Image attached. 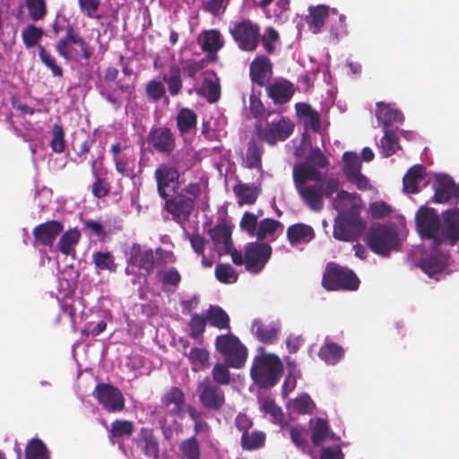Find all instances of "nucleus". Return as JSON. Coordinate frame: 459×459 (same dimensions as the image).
<instances>
[{"label":"nucleus","instance_id":"nucleus-8","mask_svg":"<svg viewBox=\"0 0 459 459\" xmlns=\"http://www.w3.org/2000/svg\"><path fill=\"white\" fill-rule=\"evenodd\" d=\"M71 45L79 47L81 56L85 60H89L94 53V48L91 47L72 25H69L66 28L65 36L57 41L55 48L60 56L65 60H70L73 57Z\"/></svg>","mask_w":459,"mask_h":459},{"label":"nucleus","instance_id":"nucleus-27","mask_svg":"<svg viewBox=\"0 0 459 459\" xmlns=\"http://www.w3.org/2000/svg\"><path fill=\"white\" fill-rule=\"evenodd\" d=\"M96 143L95 139L86 134L84 132L74 134L71 146L75 155L73 160L75 163H82L87 160L91 147Z\"/></svg>","mask_w":459,"mask_h":459},{"label":"nucleus","instance_id":"nucleus-17","mask_svg":"<svg viewBox=\"0 0 459 459\" xmlns=\"http://www.w3.org/2000/svg\"><path fill=\"white\" fill-rule=\"evenodd\" d=\"M110 153L118 173L128 177L134 169V152L126 143H115L110 147Z\"/></svg>","mask_w":459,"mask_h":459},{"label":"nucleus","instance_id":"nucleus-20","mask_svg":"<svg viewBox=\"0 0 459 459\" xmlns=\"http://www.w3.org/2000/svg\"><path fill=\"white\" fill-rule=\"evenodd\" d=\"M149 144L159 153L170 154L176 147L175 137L169 128H152L148 134Z\"/></svg>","mask_w":459,"mask_h":459},{"label":"nucleus","instance_id":"nucleus-40","mask_svg":"<svg viewBox=\"0 0 459 459\" xmlns=\"http://www.w3.org/2000/svg\"><path fill=\"white\" fill-rule=\"evenodd\" d=\"M92 263L97 270L108 271L110 273H115L117 271L115 257L109 251H99L93 253Z\"/></svg>","mask_w":459,"mask_h":459},{"label":"nucleus","instance_id":"nucleus-63","mask_svg":"<svg viewBox=\"0 0 459 459\" xmlns=\"http://www.w3.org/2000/svg\"><path fill=\"white\" fill-rule=\"evenodd\" d=\"M314 405L310 396L307 394H302L291 401L290 407L298 414H307L310 412L311 406Z\"/></svg>","mask_w":459,"mask_h":459},{"label":"nucleus","instance_id":"nucleus-28","mask_svg":"<svg viewBox=\"0 0 459 459\" xmlns=\"http://www.w3.org/2000/svg\"><path fill=\"white\" fill-rule=\"evenodd\" d=\"M136 443L146 456L153 459L159 458L160 446L152 429L142 428L138 434Z\"/></svg>","mask_w":459,"mask_h":459},{"label":"nucleus","instance_id":"nucleus-26","mask_svg":"<svg viewBox=\"0 0 459 459\" xmlns=\"http://www.w3.org/2000/svg\"><path fill=\"white\" fill-rule=\"evenodd\" d=\"M197 42L202 50L210 55H217V52L224 47L221 33L216 29L202 31L197 38Z\"/></svg>","mask_w":459,"mask_h":459},{"label":"nucleus","instance_id":"nucleus-9","mask_svg":"<svg viewBox=\"0 0 459 459\" xmlns=\"http://www.w3.org/2000/svg\"><path fill=\"white\" fill-rule=\"evenodd\" d=\"M103 409L108 412H119L126 407V400L118 387L110 384L100 383L95 386L93 392Z\"/></svg>","mask_w":459,"mask_h":459},{"label":"nucleus","instance_id":"nucleus-35","mask_svg":"<svg viewBox=\"0 0 459 459\" xmlns=\"http://www.w3.org/2000/svg\"><path fill=\"white\" fill-rule=\"evenodd\" d=\"M80 239L81 233L77 228L65 231L57 243L59 251L65 255L74 256L75 255V247Z\"/></svg>","mask_w":459,"mask_h":459},{"label":"nucleus","instance_id":"nucleus-21","mask_svg":"<svg viewBox=\"0 0 459 459\" xmlns=\"http://www.w3.org/2000/svg\"><path fill=\"white\" fill-rule=\"evenodd\" d=\"M265 87L268 97L274 104L282 105L289 102L295 93L293 83L285 79L268 83Z\"/></svg>","mask_w":459,"mask_h":459},{"label":"nucleus","instance_id":"nucleus-31","mask_svg":"<svg viewBox=\"0 0 459 459\" xmlns=\"http://www.w3.org/2000/svg\"><path fill=\"white\" fill-rule=\"evenodd\" d=\"M233 192L238 199V204L239 206L244 204L251 205L256 202L261 193V188L254 184L239 182L233 186Z\"/></svg>","mask_w":459,"mask_h":459},{"label":"nucleus","instance_id":"nucleus-48","mask_svg":"<svg viewBox=\"0 0 459 459\" xmlns=\"http://www.w3.org/2000/svg\"><path fill=\"white\" fill-rule=\"evenodd\" d=\"M266 436L262 431H253L241 436V446L244 450H255L262 447L265 443Z\"/></svg>","mask_w":459,"mask_h":459},{"label":"nucleus","instance_id":"nucleus-58","mask_svg":"<svg viewBox=\"0 0 459 459\" xmlns=\"http://www.w3.org/2000/svg\"><path fill=\"white\" fill-rule=\"evenodd\" d=\"M206 324V316H204L196 313L192 315V317L188 323V326L190 328V337L198 339L204 333Z\"/></svg>","mask_w":459,"mask_h":459},{"label":"nucleus","instance_id":"nucleus-30","mask_svg":"<svg viewBox=\"0 0 459 459\" xmlns=\"http://www.w3.org/2000/svg\"><path fill=\"white\" fill-rule=\"evenodd\" d=\"M287 238L291 246L306 244L315 238L314 229L304 223H296L287 229Z\"/></svg>","mask_w":459,"mask_h":459},{"label":"nucleus","instance_id":"nucleus-62","mask_svg":"<svg viewBox=\"0 0 459 459\" xmlns=\"http://www.w3.org/2000/svg\"><path fill=\"white\" fill-rule=\"evenodd\" d=\"M188 359L194 364L198 363L202 369L210 367V354L206 349L196 347L191 349Z\"/></svg>","mask_w":459,"mask_h":459},{"label":"nucleus","instance_id":"nucleus-57","mask_svg":"<svg viewBox=\"0 0 459 459\" xmlns=\"http://www.w3.org/2000/svg\"><path fill=\"white\" fill-rule=\"evenodd\" d=\"M39 56L42 63L51 70L52 74L56 77L63 76V69L56 64V58L46 50L43 46H39Z\"/></svg>","mask_w":459,"mask_h":459},{"label":"nucleus","instance_id":"nucleus-24","mask_svg":"<svg viewBox=\"0 0 459 459\" xmlns=\"http://www.w3.org/2000/svg\"><path fill=\"white\" fill-rule=\"evenodd\" d=\"M128 263L132 265L139 267L146 274H151L154 269V254L152 249L142 250L139 245L134 244Z\"/></svg>","mask_w":459,"mask_h":459},{"label":"nucleus","instance_id":"nucleus-6","mask_svg":"<svg viewBox=\"0 0 459 459\" xmlns=\"http://www.w3.org/2000/svg\"><path fill=\"white\" fill-rule=\"evenodd\" d=\"M415 225L420 237L431 239L436 245L440 235L441 217L432 207L420 206L415 214Z\"/></svg>","mask_w":459,"mask_h":459},{"label":"nucleus","instance_id":"nucleus-41","mask_svg":"<svg viewBox=\"0 0 459 459\" xmlns=\"http://www.w3.org/2000/svg\"><path fill=\"white\" fill-rule=\"evenodd\" d=\"M162 81L167 83L169 92L171 96L178 95L183 87L180 68L178 65H171L169 75L163 74Z\"/></svg>","mask_w":459,"mask_h":459},{"label":"nucleus","instance_id":"nucleus-14","mask_svg":"<svg viewBox=\"0 0 459 459\" xmlns=\"http://www.w3.org/2000/svg\"><path fill=\"white\" fill-rule=\"evenodd\" d=\"M441 227L437 245L447 241L455 246L459 241V207L447 209L441 213Z\"/></svg>","mask_w":459,"mask_h":459},{"label":"nucleus","instance_id":"nucleus-60","mask_svg":"<svg viewBox=\"0 0 459 459\" xmlns=\"http://www.w3.org/2000/svg\"><path fill=\"white\" fill-rule=\"evenodd\" d=\"M318 184L322 197L330 198L334 193H337L341 187V181L338 178L330 177L316 182Z\"/></svg>","mask_w":459,"mask_h":459},{"label":"nucleus","instance_id":"nucleus-43","mask_svg":"<svg viewBox=\"0 0 459 459\" xmlns=\"http://www.w3.org/2000/svg\"><path fill=\"white\" fill-rule=\"evenodd\" d=\"M24 5L27 14L32 22L41 21L47 15L48 6L46 0H25Z\"/></svg>","mask_w":459,"mask_h":459},{"label":"nucleus","instance_id":"nucleus-19","mask_svg":"<svg viewBox=\"0 0 459 459\" xmlns=\"http://www.w3.org/2000/svg\"><path fill=\"white\" fill-rule=\"evenodd\" d=\"M273 65L271 59L259 55L254 58L249 65V76L253 83L259 87L266 86L273 77Z\"/></svg>","mask_w":459,"mask_h":459},{"label":"nucleus","instance_id":"nucleus-56","mask_svg":"<svg viewBox=\"0 0 459 459\" xmlns=\"http://www.w3.org/2000/svg\"><path fill=\"white\" fill-rule=\"evenodd\" d=\"M247 357V348L241 343L238 348H235V350L229 354L225 360L227 364L234 368H240L244 366Z\"/></svg>","mask_w":459,"mask_h":459},{"label":"nucleus","instance_id":"nucleus-4","mask_svg":"<svg viewBox=\"0 0 459 459\" xmlns=\"http://www.w3.org/2000/svg\"><path fill=\"white\" fill-rule=\"evenodd\" d=\"M260 26L249 19L232 22L229 32L239 49L254 52L260 42Z\"/></svg>","mask_w":459,"mask_h":459},{"label":"nucleus","instance_id":"nucleus-55","mask_svg":"<svg viewBox=\"0 0 459 459\" xmlns=\"http://www.w3.org/2000/svg\"><path fill=\"white\" fill-rule=\"evenodd\" d=\"M230 0H204L202 1V9L217 17L223 14L230 4Z\"/></svg>","mask_w":459,"mask_h":459},{"label":"nucleus","instance_id":"nucleus-50","mask_svg":"<svg viewBox=\"0 0 459 459\" xmlns=\"http://www.w3.org/2000/svg\"><path fill=\"white\" fill-rule=\"evenodd\" d=\"M44 31L34 24L27 25L22 31V42L27 48L35 47L41 39Z\"/></svg>","mask_w":459,"mask_h":459},{"label":"nucleus","instance_id":"nucleus-49","mask_svg":"<svg viewBox=\"0 0 459 459\" xmlns=\"http://www.w3.org/2000/svg\"><path fill=\"white\" fill-rule=\"evenodd\" d=\"M342 160V172L346 179L361 171V161L355 152H344Z\"/></svg>","mask_w":459,"mask_h":459},{"label":"nucleus","instance_id":"nucleus-22","mask_svg":"<svg viewBox=\"0 0 459 459\" xmlns=\"http://www.w3.org/2000/svg\"><path fill=\"white\" fill-rule=\"evenodd\" d=\"M450 255L437 253L422 258L419 266L429 277L441 274L449 266Z\"/></svg>","mask_w":459,"mask_h":459},{"label":"nucleus","instance_id":"nucleus-16","mask_svg":"<svg viewBox=\"0 0 459 459\" xmlns=\"http://www.w3.org/2000/svg\"><path fill=\"white\" fill-rule=\"evenodd\" d=\"M64 230V224L56 220H50L35 226L32 230L34 246L41 245L52 247L56 238Z\"/></svg>","mask_w":459,"mask_h":459},{"label":"nucleus","instance_id":"nucleus-1","mask_svg":"<svg viewBox=\"0 0 459 459\" xmlns=\"http://www.w3.org/2000/svg\"><path fill=\"white\" fill-rule=\"evenodd\" d=\"M367 223L360 216L359 207L352 205L351 209L340 213L334 220L333 236L344 242L356 240L366 230Z\"/></svg>","mask_w":459,"mask_h":459},{"label":"nucleus","instance_id":"nucleus-64","mask_svg":"<svg viewBox=\"0 0 459 459\" xmlns=\"http://www.w3.org/2000/svg\"><path fill=\"white\" fill-rule=\"evenodd\" d=\"M279 39L280 35L273 27H267L264 34L262 37L260 36V41L268 54L274 53L275 46L273 43L277 42Z\"/></svg>","mask_w":459,"mask_h":459},{"label":"nucleus","instance_id":"nucleus-36","mask_svg":"<svg viewBox=\"0 0 459 459\" xmlns=\"http://www.w3.org/2000/svg\"><path fill=\"white\" fill-rule=\"evenodd\" d=\"M252 332L264 343H273L278 335L279 329L273 323L264 324L259 319L254 320Z\"/></svg>","mask_w":459,"mask_h":459},{"label":"nucleus","instance_id":"nucleus-54","mask_svg":"<svg viewBox=\"0 0 459 459\" xmlns=\"http://www.w3.org/2000/svg\"><path fill=\"white\" fill-rule=\"evenodd\" d=\"M281 226V223L279 221L270 218L264 219L258 225L255 236L258 240H264L268 236H272Z\"/></svg>","mask_w":459,"mask_h":459},{"label":"nucleus","instance_id":"nucleus-13","mask_svg":"<svg viewBox=\"0 0 459 459\" xmlns=\"http://www.w3.org/2000/svg\"><path fill=\"white\" fill-rule=\"evenodd\" d=\"M165 200L164 210L171 214L173 221L178 223H184L189 220L195 208L193 198L183 193H177Z\"/></svg>","mask_w":459,"mask_h":459},{"label":"nucleus","instance_id":"nucleus-18","mask_svg":"<svg viewBox=\"0 0 459 459\" xmlns=\"http://www.w3.org/2000/svg\"><path fill=\"white\" fill-rule=\"evenodd\" d=\"M433 202L437 204H456V184L446 174H437L434 178Z\"/></svg>","mask_w":459,"mask_h":459},{"label":"nucleus","instance_id":"nucleus-3","mask_svg":"<svg viewBox=\"0 0 459 459\" xmlns=\"http://www.w3.org/2000/svg\"><path fill=\"white\" fill-rule=\"evenodd\" d=\"M359 279L351 269L341 266L334 262H329L326 264L322 278V285L326 290L354 291L359 289Z\"/></svg>","mask_w":459,"mask_h":459},{"label":"nucleus","instance_id":"nucleus-10","mask_svg":"<svg viewBox=\"0 0 459 459\" xmlns=\"http://www.w3.org/2000/svg\"><path fill=\"white\" fill-rule=\"evenodd\" d=\"M383 125L384 135L380 139L381 153L388 158L395 153L398 144V125L403 123L404 117H377Z\"/></svg>","mask_w":459,"mask_h":459},{"label":"nucleus","instance_id":"nucleus-5","mask_svg":"<svg viewBox=\"0 0 459 459\" xmlns=\"http://www.w3.org/2000/svg\"><path fill=\"white\" fill-rule=\"evenodd\" d=\"M367 244L371 251L378 255H387L399 245L395 230L386 225L371 228L367 236Z\"/></svg>","mask_w":459,"mask_h":459},{"label":"nucleus","instance_id":"nucleus-59","mask_svg":"<svg viewBox=\"0 0 459 459\" xmlns=\"http://www.w3.org/2000/svg\"><path fill=\"white\" fill-rule=\"evenodd\" d=\"M50 147L56 153H62L65 150V132L60 125L55 124L52 128Z\"/></svg>","mask_w":459,"mask_h":459},{"label":"nucleus","instance_id":"nucleus-7","mask_svg":"<svg viewBox=\"0 0 459 459\" xmlns=\"http://www.w3.org/2000/svg\"><path fill=\"white\" fill-rule=\"evenodd\" d=\"M294 123L287 117H281L277 122L255 126V132L261 141L273 146L277 142L288 139L294 130Z\"/></svg>","mask_w":459,"mask_h":459},{"label":"nucleus","instance_id":"nucleus-33","mask_svg":"<svg viewBox=\"0 0 459 459\" xmlns=\"http://www.w3.org/2000/svg\"><path fill=\"white\" fill-rule=\"evenodd\" d=\"M345 353L344 349L336 342L328 341L322 345L318 351V357L328 365H336L341 361Z\"/></svg>","mask_w":459,"mask_h":459},{"label":"nucleus","instance_id":"nucleus-47","mask_svg":"<svg viewBox=\"0 0 459 459\" xmlns=\"http://www.w3.org/2000/svg\"><path fill=\"white\" fill-rule=\"evenodd\" d=\"M216 279L224 284H231L237 282L238 274L237 271L230 264H218L214 269Z\"/></svg>","mask_w":459,"mask_h":459},{"label":"nucleus","instance_id":"nucleus-61","mask_svg":"<svg viewBox=\"0 0 459 459\" xmlns=\"http://www.w3.org/2000/svg\"><path fill=\"white\" fill-rule=\"evenodd\" d=\"M202 91L211 103L216 102L221 97V86L219 82L212 79L205 78L204 80Z\"/></svg>","mask_w":459,"mask_h":459},{"label":"nucleus","instance_id":"nucleus-45","mask_svg":"<svg viewBox=\"0 0 459 459\" xmlns=\"http://www.w3.org/2000/svg\"><path fill=\"white\" fill-rule=\"evenodd\" d=\"M240 344L239 339L231 333L220 335L215 341L217 351L225 358Z\"/></svg>","mask_w":459,"mask_h":459},{"label":"nucleus","instance_id":"nucleus-29","mask_svg":"<svg viewBox=\"0 0 459 459\" xmlns=\"http://www.w3.org/2000/svg\"><path fill=\"white\" fill-rule=\"evenodd\" d=\"M305 204L314 212H319L324 207V200L318 184L306 185L296 188Z\"/></svg>","mask_w":459,"mask_h":459},{"label":"nucleus","instance_id":"nucleus-52","mask_svg":"<svg viewBox=\"0 0 459 459\" xmlns=\"http://www.w3.org/2000/svg\"><path fill=\"white\" fill-rule=\"evenodd\" d=\"M229 365L218 362L212 370V382L218 386L228 385L230 384L231 377L229 370Z\"/></svg>","mask_w":459,"mask_h":459},{"label":"nucleus","instance_id":"nucleus-53","mask_svg":"<svg viewBox=\"0 0 459 459\" xmlns=\"http://www.w3.org/2000/svg\"><path fill=\"white\" fill-rule=\"evenodd\" d=\"M261 410L270 414L273 418V421L281 423L283 420V412L276 403L275 401L270 397H265L260 401Z\"/></svg>","mask_w":459,"mask_h":459},{"label":"nucleus","instance_id":"nucleus-12","mask_svg":"<svg viewBox=\"0 0 459 459\" xmlns=\"http://www.w3.org/2000/svg\"><path fill=\"white\" fill-rule=\"evenodd\" d=\"M272 247L264 242H251L245 247L246 269L251 273H260L272 255Z\"/></svg>","mask_w":459,"mask_h":459},{"label":"nucleus","instance_id":"nucleus-32","mask_svg":"<svg viewBox=\"0 0 459 459\" xmlns=\"http://www.w3.org/2000/svg\"><path fill=\"white\" fill-rule=\"evenodd\" d=\"M320 178L321 173L315 166L299 164L293 169V180L296 188L306 186L308 180L318 182Z\"/></svg>","mask_w":459,"mask_h":459},{"label":"nucleus","instance_id":"nucleus-39","mask_svg":"<svg viewBox=\"0 0 459 459\" xmlns=\"http://www.w3.org/2000/svg\"><path fill=\"white\" fill-rule=\"evenodd\" d=\"M25 459H50L49 452L39 438H32L25 448Z\"/></svg>","mask_w":459,"mask_h":459},{"label":"nucleus","instance_id":"nucleus-51","mask_svg":"<svg viewBox=\"0 0 459 459\" xmlns=\"http://www.w3.org/2000/svg\"><path fill=\"white\" fill-rule=\"evenodd\" d=\"M329 425L327 420L318 418L313 427L311 434V442L315 446H320L329 434Z\"/></svg>","mask_w":459,"mask_h":459},{"label":"nucleus","instance_id":"nucleus-46","mask_svg":"<svg viewBox=\"0 0 459 459\" xmlns=\"http://www.w3.org/2000/svg\"><path fill=\"white\" fill-rule=\"evenodd\" d=\"M181 459H200L201 446L195 437H188L183 440L179 445Z\"/></svg>","mask_w":459,"mask_h":459},{"label":"nucleus","instance_id":"nucleus-37","mask_svg":"<svg viewBox=\"0 0 459 459\" xmlns=\"http://www.w3.org/2000/svg\"><path fill=\"white\" fill-rule=\"evenodd\" d=\"M264 153L263 145L252 138L247 143L246 166L248 169H262V156Z\"/></svg>","mask_w":459,"mask_h":459},{"label":"nucleus","instance_id":"nucleus-38","mask_svg":"<svg viewBox=\"0 0 459 459\" xmlns=\"http://www.w3.org/2000/svg\"><path fill=\"white\" fill-rule=\"evenodd\" d=\"M206 318L209 324L218 329H229L230 328V316L229 315L219 306L211 305L206 311Z\"/></svg>","mask_w":459,"mask_h":459},{"label":"nucleus","instance_id":"nucleus-2","mask_svg":"<svg viewBox=\"0 0 459 459\" xmlns=\"http://www.w3.org/2000/svg\"><path fill=\"white\" fill-rule=\"evenodd\" d=\"M282 368V363L276 355L266 354L255 358L250 374L258 386L269 388L277 384Z\"/></svg>","mask_w":459,"mask_h":459},{"label":"nucleus","instance_id":"nucleus-15","mask_svg":"<svg viewBox=\"0 0 459 459\" xmlns=\"http://www.w3.org/2000/svg\"><path fill=\"white\" fill-rule=\"evenodd\" d=\"M157 182V191L162 199H167L169 191H174L178 186V170L171 165L160 164L154 172Z\"/></svg>","mask_w":459,"mask_h":459},{"label":"nucleus","instance_id":"nucleus-44","mask_svg":"<svg viewBox=\"0 0 459 459\" xmlns=\"http://www.w3.org/2000/svg\"><path fill=\"white\" fill-rule=\"evenodd\" d=\"M96 164H97V160L92 159V160L91 162V173H92L95 180L91 186V192L95 197L102 198L108 195V193L110 191V185L106 179L101 178L98 175V173L96 172Z\"/></svg>","mask_w":459,"mask_h":459},{"label":"nucleus","instance_id":"nucleus-42","mask_svg":"<svg viewBox=\"0 0 459 459\" xmlns=\"http://www.w3.org/2000/svg\"><path fill=\"white\" fill-rule=\"evenodd\" d=\"M134 430V422L128 420H115L108 430L109 438L129 437Z\"/></svg>","mask_w":459,"mask_h":459},{"label":"nucleus","instance_id":"nucleus-23","mask_svg":"<svg viewBox=\"0 0 459 459\" xmlns=\"http://www.w3.org/2000/svg\"><path fill=\"white\" fill-rule=\"evenodd\" d=\"M309 14L306 18L307 24L308 26V30L314 33H319L325 22V20L330 16V14L338 15V11L336 9L330 10L329 7L325 5H317L316 7L310 6L308 9Z\"/></svg>","mask_w":459,"mask_h":459},{"label":"nucleus","instance_id":"nucleus-34","mask_svg":"<svg viewBox=\"0 0 459 459\" xmlns=\"http://www.w3.org/2000/svg\"><path fill=\"white\" fill-rule=\"evenodd\" d=\"M425 168L420 164L413 165L408 169L403 178V186L407 194H415L419 191V184L424 178Z\"/></svg>","mask_w":459,"mask_h":459},{"label":"nucleus","instance_id":"nucleus-11","mask_svg":"<svg viewBox=\"0 0 459 459\" xmlns=\"http://www.w3.org/2000/svg\"><path fill=\"white\" fill-rule=\"evenodd\" d=\"M196 391L199 402L204 408L209 411H218L224 406V391L209 377H205L198 384Z\"/></svg>","mask_w":459,"mask_h":459},{"label":"nucleus","instance_id":"nucleus-25","mask_svg":"<svg viewBox=\"0 0 459 459\" xmlns=\"http://www.w3.org/2000/svg\"><path fill=\"white\" fill-rule=\"evenodd\" d=\"M186 397L184 392L177 386L171 387L161 398V404L172 416H180L184 411Z\"/></svg>","mask_w":459,"mask_h":459}]
</instances>
